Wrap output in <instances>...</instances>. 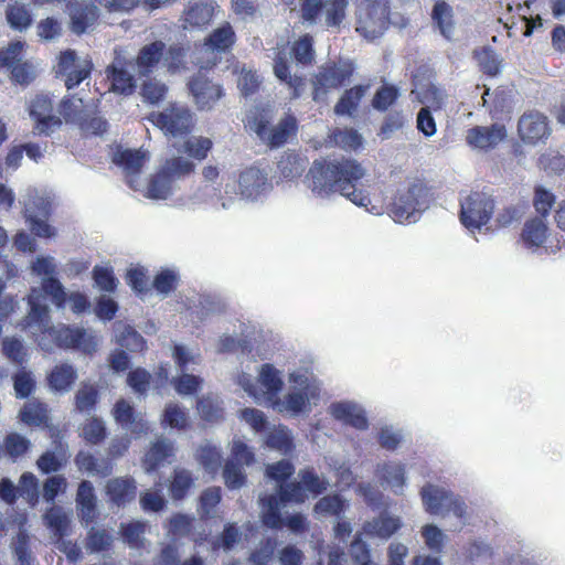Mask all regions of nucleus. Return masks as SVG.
Instances as JSON below:
<instances>
[{
	"label": "nucleus",
	"instance_id": "4d7b16f0",
	"mask_svg": "<svg viewBox=\"0 0 565 565\" xmlns=\"http://www.w3.org/2000/svg\"><path fill=\"white\" fill-rule=\"evenodd\" d=\"M299 480L307 492L313 495L323 493L328 488V481L321 478L312 467H307L298 472Z\"/></svg>",
	"mask_w": 565,
	"mask_h": 565
},
{
	"label": "nucleus",
	"instance_id": "9b49d317",
	"mask_svg": "<svg viewBox=\"0 0 565 565\" xmlns=\"http://www.w3.org/2000/svg\"><path fill=\"white\" fill-rule=\"evenodd\" d=\"M494 210L493 199L483 192H472L460 204V221L468 230L488 224Z\"/></svg>",
	"mask_w": 565,
	"mask_h": 565
},
{
	"label": "nucleus",
	"instance_id": "4468645a",
	"mask_svg": "<svg viewBox=\"0 0 565 565\" xmlns=\"http://www.w3.org/2000/svg\"><path fill=\"white\" fill-rule=\"evenodd\" d=\"M273 72L281 83L288 86L290 89L291 98L297 99L302 95L306 85V78L301 75L291 74L285 45L276 49L273 63Z\"/></svg>",
	"mask_w": 565,
	"mask_h": 565
},
{
	"label": "nucleus",
	"instance_id": "79ce46f5",
	"mask_svg": "<svg viewBox=\"0 0 565 565\" xmlns=\"http://www.w3.org/2000/svg\"><path fill=\"white\" fill-rule=\"evenodd\" d=\"M98 401L99 392L96 385L84 383L74 396L75 411L81 414L90 413L96 408Z\"/></svg>",
	"mask_w": 565,
	"mask_h": 565
},
{
	"label": "nucleus",
	"instance_id": "09e8293b",
	"mask_svg": "<svg viewBox=\"0 0 565 565\" xmlns=\"http://www.w3.org/2000/svg\"><path fill=\"white\" fill-rule=\"evenodd\" d=\"M399 96L401 93L397 86L394 84H383L376 89L371 105L375 110L384 113L396 104Z\"/></svg>",
	"mask_w": 565,
	"mask_h": 565
},
{
	"label": "nucleus",
	"instance_id": "393cba45",
	"mask_svg": "<svg viewBox=\"0 0 565 565\" xmlns=\"http://www.w3.org/2000/svg\"><path fill=\"white\" fill-rule=\"evenodd\" d=\"M369 88L367 84H359L345 89L334 105V113L353 117Z\"/></svg>",
	"mask_w": 565,
	"mask_h": 565
},
{
	"label": "nucleus",
	"instance_id": "49530a36",
	"mask_svg": "<svg viewBox=\"0 0 565 565\" xmlns=\"http://www.w3.org/2000/svg\"><path fill=\"white\" fill-rule=\"evenodd\" d=\"M196 409L201 419L205 423L216 424L224 419V409L221 402L211 396L199 398Z\"/></svg>",
	"mask_w": 565,
	"mask_h": 565
},
{
	"label": "nucleus",
	"instance_id": "e2e57ef3",
	"mask_svg": "<svg viewBox=\"0 0 565 565\" xmlns=\"http://www.w3.org/2000/svg\"><path fill=\"white\" fill-rule=\"evenodd\" d=\"M126 281L138 297H143L151 290L147 270L143 267L128 269Z\"/></svg>",
	"mask_w": 565,
	"mask_h": 565
},
{
	"label": "nucleus",
	"instance_id": "dca6fc26",
	"mask_svg": "<svg viewBox=\"0 0 565 565\" xmlns=\"http://www.w3.org/2000/svg\"><path fill=\"white\" fill-rule=\"evenodd\" d=\"M518 134L527 143H536L547 138L550 126L546 116L536 110L524 113L518 122Z\"/></svg>",
	"mask_w": 565,
	"mask_h": 565
},
{
	"label": "nucleus",
	"instance_id": "4be33fe9",
	"mask_svg": "<svg viewBox=\"0 0 565 565\" xmlns=\"http://www.w3.org/2000/svg\"><path fill=\"white\" fill-rule=\"evenodd\" d=\"M113 416L117 424L129 429L135 435L147 434V422L138 416L132 405L125 398L118 399L113 407Z\"/></svg>",
	"mask_w": 565,
	"mask_h": 565
},
{
	"label": "nucleus",
	"instance_id": "72a5a7b5",
	"mask_svg": "<svg viewBox=\"0 0 565 565\" xmlns=\"http://www.w3.org/2000/svg\"><path fill=\"white\" fill-rule=\"evenodd\" d=\"M21 422L28 426H49L50 416L47 405L39 399H32L24 404L19 413Z\"/></svg>",
	"mask_w": 565,
	"mask_h": 565
},
{
	"label": "nucleus",
	"instance_id": "cd10ccee",
	"mask_svg": "<svg viewBox=\"0 0 565 565\" xmlns=\"http://www.w3.org/2000/svg\"><path fill=\"white\" fill-rule=\"evenodd\" d=\"M195 478L192 471L185 468H175L169 479V494L173 501L184 500L194 487Z\"/></svg>",
	"mask_w": 565,
	"mask_h": 565
},
{
	"label": "nucleus",
	"instance_id": "680f3d73",
	"mask_svg": "<svg viewBox=\"0 0 565 565\" xmlns=\"http://www.w3.org/2000/svg\"><path fill=\"white\" fill-rule=\"evenodd\" d=\"M81 436L92 445L100 444L107 436L104 422L98 417H92L82 425Z\"/></svg>",
	"mask_w": 565,
	"mask_h": 565
},
{
	"label": "nucleus",
	"instance_id": "ea45409f",
	"mask_svg": "<svg viewBox=\"0 0 565 565\" xmlns=\"http://www.w3.org/2000/svg\"><path fill=\"white\" fill-rule=\"evenodd\" d=\"M433 22L439 29L440 33L450 39L454 30V11L452 8L443 0L435 3L431 12Z\"/></svg>",
	"mask_w": 565,
	"mask_h": 565
},
{
	"label": "nucleus",
	"instance_id": "6e6d98bb",
	"mask_svg": "<svg viewBox=\"0 0 565 565\" xmlns=\"http://www.w3.org/2000/svg\"><path fill=\"white\" fill-rule=\"evenodd\" d=\"M47 527L57 540L64 539L70 532V520L60 509H51L44 515Z\"/></svg>",
	"mask_w": 565,
	"mask_h": 565
},
{
	"label": "nucleus",
	"instance_id": "c756f323",
	"mask_svg": "<svg viewBox=\"0 0 565 565\" xmlns=\"http://www.w3.org/2000/svg\"><path fill=\"white\" fill-rule=\"evenodd\" d=\"M236 41V34L230 22H225L215 30H213L209 36L204 40V46L217 53H225L232 49Z\"/></svg>",
	"mask_w": 565,
	"mask_h": 565
},
{
	"label": "nucleus",
	"instance_id": "5701e85b",
	"mask_svg": "<svg viewBox=\"0 0 565 565\" xmlns=\"http://www.w3.org/2000/svg\"><path fill=\"white\" fill-rule=\"evenodd\" d=\"M402 527V521L398 516H392L387 513H381L379 516L366 521L362 525L365 535L388 540Z\"/></svg>",
	"mask_w": 565,
	"mask_h": 565
},
{
	"label": "nucleus",
	"instance_id": "0eeeda50",
	"mask_svg": "<svg viewBox=\"0 0 565 565\" xmlns=\"http://www.w3.org/2000/svg\"><path fill=\"white\" fill-rule=\"evenodd\" d=\"M425 510L434 515L452 513L458 519H463L467 513L466 503L451 491L444 488L426 484L420 490Z\"/></svg>",
	"mask_w": 565,
	"mask_h": 565
},
{
	"label": "nucleus",
	"instance_id": "bf43d9fd",
	"mask_svg": "<svg viewBox=\"0 0 565 565\" xmlns=\"http://www.w3.org/2000/svg\"><path fill=\"white\" fill-rule=\"evenodd\" d=\"M3 355L18 366H22L28 359V351L18 338H4L2 341Z\"/></svg>",
	"mask_w": 565,
	"mask_h": 565
},
{
	"label": "nucleus",
	"instance_id": "bb28decb",
	"mask_svg": "<svg viewBox=\"0 0 565 565\" xmlns=\"http://www.w3.org/2000/svg\"><path fill=\"white\" fill-rule=\"evenodd\" d=\"M307 159L296 151L284 152L277 162V173L281 180L292 181L302 175Z\"/></svg>",
	"mask_w": 565,
	"mask_h": 565
},
{
	"label": "nucleus",
	"instance_id": "052dcab7",
	"mask_svg": "<svg viewBox=\"0 0 565 565\" xmlns=\"http://www.w3.org/2000/svg\"><path fill=\"white\" fill-rule=\"evenodd\" d=\"M19 497L34 505L39 502V480L32 472H23L18 484Z\"/></svg>",
	"mask_w": 565,
	"mask_h": 565
},
{
	"label": "nucleus",
	"instance_id": "69168bd1",
	"mask_svg": "<svg viewBox=\"0 0 565 565\" xmlns=\"http://www.w3.org/2000/svg\"><path fill=\"white\" fill-rule=\"evenodd\" d=\"M140 89L143 100L152 105L163 100L168 93L167 85L154 78H147L143 81Z\"/></svg>",
	"mask_w": 565,
	"mask_h": 565
},
{
	"label": "nucleus",
	"instance_id": "473e14b6",
	"mask_svg": "<svg viewBox=\"0 0 565 565\" xmlns=\"http://www.w3.org/2000/svg\"><path fill=\"white\" fill-rule=\"evenodd\" d=\"M259 382L263 387L266 388L268 394L267 399L269 401L273 407H277L280 405V398L277 396L281 391L284 382L279 375L277 369H275L271 364H263L259 372Z\"/></svg>",
	"mask_w": 565,
	"mask_h": 565
},
{
	"label": "nucleus",
	"instance_id": "58836bf2",
	"mask_svg": "<svg viewBox=\"0 0 565 565\" xmlns=\"http://www.w3.org/2000/svg\"><path fill=\"white\" fill-rule=\"evenodd\" d=\"M292 58L300 65H311L316 57L313 38L306 33L295 40L290 47Z\"/></svg>",
	"mask_w": 565,
	"mask_h": 565
},
{
	"label": "nucleus",
	"instance_id": "9d476101",
	"mask_svg": "<svg viewBox=\"0 0 565 565\" xmlns=\"http://www.w3.org/2000/svg\"><path fill=\"white\" fill-rule=\"evenodd\" d=\"M149 120L166 135L173 137L190 134L194 126L191 110L186 106L178 104L169 105L163 111L152 113Z\"/></svg>",
	"mask_w": 565,
	"mask_h": 565
},
{
	"label": "nucleus",
	"instance_id": "774afa93",
	"mask_svg": "<svg viewBox=\"0 0 565 565\" xmlns=\"http://www.w3.org/2000/svg\"><path fill=\"white\" fill-rule=\"evenodd\" d=\"M198 461L209 473H215L221 467V452L211 446L201 447L198 451Z\"/></svg>",
	"mask_w": 565,
	"mask_h": 565
},
{
	"label": "nucleus",
	"instance_id": "0e129e2a",
	"mask_svg": "<svg viewBox=\"0 0 565 565\" xmlns=\"http://www.w3.org/2000/svg\"><path fill=\"white\" fill-rule=\"evenodd\" d=\"M92 276L95 285L105 292H114L118 286L111 267L96 265L92 270Z\"/></svg>",
	"mask_w": 565,
	"mask_h": 565
},
{
	"label": "nucleus",
	"instance_id": "864d4df0",
	"mask_svg": "<svg viewBox=\"0 0 565 565\" xmlns=\"http://www.w3.org/2000/svg\"><path fill=\"white\" fill-rule=\"evenodd\" d=\"M75 463L81 470L94 472L102 477L109 476L113 471L111 462L104 461L99 466L98 460L89 452L79 451L75 457Z\"/></svg>",
	"mask_w": 565,
	"mask_h": 565
},
{
	"label": "nucleus",
	"instance_id": "f8f14e48",
	"mask_svg": "<svg viewBox=\"0 0 565 565\" xmlns=\"http://www.w3.org/2000/svg\"><path fill=\"white\" fill-rule=\"evenodd\" d=\"M188 88L200 110H211L225 95L222 85L214 82L202 71H199L190 78Z\"/></svg>",
	"mask_w": 565,
	"mask_h": 565
},
{
	"label": "nucleus",
	"instance_id": "37998d69",
	"mask_svg": "<svg viewBox=\"0 0 565 565\" xmlns=\"http://www.w3.org/2000/svg\"><path fill=\"white\" fill-rule=\"evenodd\" d=\"M161 424L166 427L185 430L190 427L189 414L179 404L169 403L162 413Z\"/></svg>",
	"mask_w": 565,
	"mask_h": 565
},
{
	"label": "nucleus",
	"instance_id": "c03bdc74",
	"mask_svg": "<svg viewBox=\"0 0 565 565\" xmlns=\"http://www.w3.org/2000/svg\"><path fill=\"white\" fill-rule=\"evenodd\" d=\"M173 445L167 440L156 441L145 456L148 471L157 470L169 457L173 455Z\"/></svg>",
	"mask_w": 565,
	"mask_h": 565
},
{
	"label": "nucleus",
	"instance_id": "f704fd0d",
	"mask_svg": "<svg viewBox=\"0 0 565 565\" xmlns=\"http://www.w3.org/2000/svg\"><path fill=\"white\" fill-rule=\"evenodd\" d=\"M76 380V370L67 363L55 365L47 375V384L55 392L68 391Z\"/></svg>",
	"mask_w": 565,
	"mask_h": 565
},
{
	"label": "nucleus",
	"instance_id": "1a4fd4ad",
	"mask_svg": "<svg viewBox=\"0 0 565 565\" xmlns=\"http://www.w3.org/2000/svg\"><path fill=\"white\" fill-rule=\"evenodd\" d=\"M349 2L350 0H300V17L305 22L313 24L326 8V26L339 28L347 17Z\"/></svg>",
	"mask_w": 565,
	"mask_h": 565
},
{
	"label": "nucleus",
	"instance_id": "338daca9",
	"mask_svg": "<svg viewBox=\"0 0 565 565\" xmlns=\"http://www.w3.org/2000/svg\"><path fill=\"white\" fill-rule=\"evenodd\" d=\"M42 290L45 295L51 297L53 303L57 308L64 307V305L67 300V296H66L63 285L61 284V281L57 278H55L53 276L43 278Z\"/></svg>",
	"mask_w": 565,
	"mask_h": 565
},
{
	"label": "nucleus",
	"instance_id": "423d86ee",
	"mask_svg": "<svg viewBox=\"0 0 565 565\" xmlns=\"http://www.w3.org/2000/svg\"><path fill=\"white\" fill-rule=\"evenodd\" d=\"M388 15V0H363L356 15L355 31L367 40H374L387 28Z\"/></svg>",
	"mask_w": 565,
	"mask_h": 565
},
{
	"label": "nucleus",
	"instance_id": "3c124183",
	"mask_svg": "<svg viewBox=\"0 0 565 565\" xmlns=\"http://www.w3.org/2000/svg\"><path fill=\"white\" fill-rule=\"evenodd\" d=\"M161 170L173 182L175 179L191 174L195 170V164L182 157L167 159Z\"/></svg>",
	"mask_w": 565,
	"mask_h": 565
},
{
	"label": "nucleus",
	"instance_id": "4c0bfd02",
	"mask_svg": "<svg viewBox=\"0 0 565 565\" xmlns=\"http://www.w3.org/2000/svg\"><path fill=\"white\" fill-rule=\"evenodd\" d=\"M6 20L12 30L23 32L32 25L33 15L26 4L13 2L6 8Z\"/></svg>",
	"mask_w": 565,
	"mask_h": 565
},
{
	"label": "nucleus",
	"instance_id": "2eb2a0df",
	"mask_svg": "<svg viewBox=\"0 0 565 565\" xmlns=\"http://www.w3.org/2000/svg\"><path fill=\"white\" fill-rule=\"evenodd\" d=\"M214 1H189L180 18L181 28L184 30H201L206 28L214 17Z\"/></svg>",
	"mask_w": 565,
	"mask_h": 565
},
{
	"label": "nucleus",
	"instance_id": "20e7f679",
	"mask_svg": "<svg viewBox=\"0 0 565 565\" xmlns=\"http://www.w3.org/2000/svg\"><path fill=\"white\" fill-rule=\"evenodd\" d=\"M356 70L350 58H340L321 65L312 77V99L324 100L332 89H339L350 83Z\"/></svg>",
	"mask_w": 565,
	"mask_h": 565
},
{
	"label": "nucleus",
	"instance_id": "f3484780",
	"mask_svg": "<svg viewBox=\"0 0 565 565\" xmlns=\"http://www.w3.org/2000/svg\"><path fill=\"white\" fill-rule=\"evenodd\" d=\"M76 60L77 54L71 49L61 52L58 56V73L66 75L65 86L67 89H73L78 86L83 81L89 77L93 70L92 62H85L83 65L74 67Z\"/></svg>",
	"mask_w": 565,
	"mask_h": 565
},
{
	"label": "nucleus",
	"instance_id": "c85d7f7f",
	"mask_svg": "<svg viewBox=\"0 0 565 565\" xmlns=\"http://www.w3.org/2000/svg\"><path fill=\"white\" fill-rule=\"evenodd\" d=\"M40 298L41 290L33 288L29 296L30 311L24 319V326H38L39 330L44 334V330L50 328V315L47 306L41 303Z\"/></svg>",
	"mask_w": 565,
	"mask_h": 565
},
{
	"label": "nucleus",
	"instance_id": "b1692460",
	"mask_svg": "<svg viewBox=\"0 0 565 565\" xmlns=\"http://www.w3.org/2000/svg\"><path fill=\"white\" fill-rule=\"evenodd\" d=\"M267 185V174L257 167H248L238 175V188L243 196L256 199Z\"/></svg>",
	"mask_w": 565,
	"mask_h": 565
},
{
	"label": "nucleus",
	"instance_id": "f257e3e1",
	"mask_svg": "<svg viewBox=\"0 0 565 565\" xmlns=\"http://www.w3.org/2000/svg\"><path fill=\"white\" fill-rule=\"evenodd\" d=\"M364 175L365 169L353 158H319L312 161L306 183L317 196L340 194L358 206L367 207L371 204L370 195L359 186Z\"/></svg>",
	"mask_w": 565,
	"mask_h": 565
},
{
	"label": "nucleus",
	"instance_id": "de8ad7c7",
	"mask_svg": "<svg viewBox=\"0 0 565 565\" xmlns=\"http://www.w3.org/2000/svg\"><path fill=\"white\" fill-rule=\"evenodd\" d=\"M265 444L267 447L284 454H288L295 448L294 438L289 429L284 425H279L270 430L266 435Z\"/></svg>",
	"mask_w": 565,
	"mask_h": 565
},
{
	"label": "nucleus",
	"instance_id": "5fc2aeb1",
	"mask_svg": "<svg viewBox=\"0 0 565 565\" xmlns=\"http://www.w3.org/2000/svg\"><path fill=\"white\" fill-rule=\"evenodd\" d=\"M277 494L282 503H303L308 499L307 491L301 481H290L278 484Z\"/></svg>",
	"mask_w": 565,
	"mask_h": 565
},
{
	"label": "nucleus",
	"instance_id": "c9c22d12",
	"mask_svg": "<svg viewBox=\"0 0 565 565\" xmlns=\"http://www.w3.org/2000/svg\"><path fill=\"white\" fill-rule=\"evenodd\" d=\"M107 77L110 81V89L121 95H131L136 89L135 77L124 67L109 65L106 68Z\"/></svg>",
	"mask_w": 565,
	"mask_h": 565
},
{
	"label": "nucleus",
	"instance_id": "ddd939ff",
	"mask_svg": "<svg viewBox=\"0 0 565 565\" xmlns=\"http://www.w3.org/2000/svg\"><path fill=\"white\" fill-rule=\"evenodd\" d=\"M67 10L70 15L68 28L77 36L88 32L99 20V10L92 2L70 1Z\"/></svg>",
	"mask_w": 565,
	"mask_h": 565
},
{
	"label": "nucleus",
	"instance_id": "13d9d810",
	"mask_svg": "<svg viewBox=\"0 0 565 565\" xmlns=\"http://www.w3.org/2000/svg\"><path fill=\"white\" fill-rule=\"evenodd\" d=\"M212 148L213 141L207 137L189 138L183 143V151L198 161L205 160Z\"/></svg>",
	"mask_w": 565,
	"mask_h": 565
},
{
	"label": "nucleus",
	"instance_id": "a18cd8bd",
	"mask_svg": "<svg viewBox=\"0 0 565 565\" xmlns=\"http://www.w3.org/2000/svg\"><path fill=\"white\" fill-rule=\"evenodd\" d=\"M348 508L347 501L338 493L320 498L313 505V512L322 516H340Z\"/></svg>",
	"mask_w": 565,
	"mask_h": 565
},
{
	"label": "nucleus",
	"instance_id": "39448f33",
	"mask_svg": "<svg viewBox=\"0 0 565 565\" xmlns=\"http://www.w3.org/2000/svg\"><path fill=\"white\" fill-rule=\"evenodd\" d=\"M41 345L47 351L52 347H56L60 349H77L87 354H92L97 350V342L94 337L88 335L82 328L70 326L45 329L41 339Z\"/></svg>",
	"mask_w": 565,
	"mask_h": 565
},
{
	"label": "nucleus",
	"instance_id": "412c9836",
	"mask_svg": "<svg viewBox=\"0 0 565 565\" xmlns=\"http://www.w3.org/2000/svg\"><path fill=\"white\" fill-rule=\"evenodd\" d=\"M147 159V152L132 149L118 150L113 156V162L122 168L127 183L131 189H136L135 177L141 172Z\"/></svg>",
	"mask_w": 565,
	"mask_h": 565
},
{
	"label": "nucleus",
	"instance_id": "7ed1b4c3",
	"mask_svg": "<svg viewBox=\"0 0 565 565\" xmlns=\"http://www.w3.org/2000/svg\"><path fill=\"white\" fill-rule=\"evenodd\" d=\"M270 110L256 109L247 119V127L269 149L285 146L298 132V120L292 114H286L277 125L273 126Z\"/></svg>",
	"mask_w": 565,
	"mask_h": 565
},
{
	"label": "nucleus",
	"instance_id": "6e6552de",
	"mask_svg": "<svg viewBox=\"0 0 565 565\" xmlns=\"http://www.w3.org/2000/svg\"><path fill=\"white\" fill-rule=\"evenodd\" d=\"M429 189L423 182H414L398 190L388 205V214L395 222L408 221L428 200Z\"/></svg>",
	"mask_w": 565,
	"mask_h": 565
},
{
	"label": "nucleus",
	"instance_id": "603ef678",
	"mask_svg": "<svg viewBox=\"0 0 565 565\" xmlns=\"http://www.w3.org/2000/svg\"><path fill=\"white\" fill-rule=\"evenodd\" d=\"M309 396L305 391H294L289 392L284 402L280 401V405L276 408L279 412H288L294 415H298L309 408Z\"/></svg>",
	"mask_w": 565,
	"mask_h": 565
},
{
	"label": "nucleus",
	"instance_id": "a211bd4d",
	"mask_svg": "<svg viewBox=\"0 0 565 565\" xmlns=\"http://www.w3.org/2000/svg\"><path fill=\"white\" fill-rule=\"evenodd\" d=\"M507 138V129L502 124L475 126L467 130L466 140L469 146L481 150H490Z\"/></svg>",
	"mask_w": 565,
	"mask_h": 565
},
{
	"label": "nucleus",
	"instance_id": "7c9ffc66",
	"mask_svg": "<svg viewBox=\"0 0 565 565\" xmlns=\"http://www.w3.org/2000/svg\"><path fill=\"white\" fill-rule=\"evenodd\" d=\"M280 497L278 494H267L260 498L262 523L271 530H280L285 526V519L280 513Z\"/></svg>",
	"mask_w": 565,
	"mask_h": 565
},
{
	"label": "nucleus",
	"instance_id": "a878e982",
	"mask_svg": "<svg viewBox=\"0 0 565 565\" xmlns=\"http://www.w3.org/2000/svg\"><path fill=\"white\" fill-rule=\"evenodd\" d=\"M330 414L337 420L352 426L356 429L364 430L369 427V422L363 411L358 409L355 405L350 403H333L330 406Z\"/></svg>",
	"mask_w": 565,
	"mask_h": 565
},
{
	"label": "nucleus",
	"instance_id": "6ab92c4d",
	"mask_svg": "<svg viewBox=\"0 0 565 565\" xmlns=\"http://www.w3.org/2000/svg\"><path fill=\"white\" fill-rule=\"evenodd\" d=\"M105 493L111 504L118 508L126 507L137 497L136 480L130 476L109 479L105 486Z\"/></svg>",
	"mask_w": 565,
	"mask_h": 565
},
{
	"label": "nucleus",
	"instance_id": "e433bc0d",
	"mask_svg": "<svg viewBox=\"0 0 565 565\" xmlns=\"http://www.w3.org/2000/svg\"><path fill=\"white\" fill-rule=\"evenodd\" d=\"M547 226L540 217L527 220L521 233V238L525 247L535 248L544 244L547 237Z\"/></svg>",
	"mask_w": 565,
	"mask_h": 565
},
{
	"label": "nucleus",
	"instance_id": "8fccbe9b",
	"mask_svg": "<svg viewBox=\"0 0 565 565\" xmlns=\"http://www.w3.org/2000/svg\"><path fill=\"white\" fill-rule=\"evenodd\" d=\"M172 181L160 169L153 174L147 185V198L154 200H164L172 190Z\"/></svg>",
	"mask_w": 565,
	"mask_h": 565
},
{
	"label": "nucleus",
	"instance_id": "2f4dec72",
	"mask_svg": "<svg viewBox=\"0 0 565 565\" xmlns=\"http://www.w3.org/2000/svg\"><path fill=\"white\" fill-rule=\"evenodd\" d=\"M328 146L340 147L345 151H355L363 145V137L353 128H334L326 140Z\"/></svg>",
	"mask_w": 565,
	"mask_h": 565
},
{
	"label": "nucleus",
	"instance_id": "a19ab883",
	"mask_svg": "<svg viewBox=\"0 0 565 565\" xmlns=\"http://www.w3.org/2000/svg\"><path fill=\"white\" fill-rule=\"evenodd\" d=\"M31 448V441L17 431L9 433L3 438L2 451L12 461L23 457Z\"/></svg>",
	"mask_w": 565,
	"mask_h": 565
},
{
	"label": "nucleus",
	"instance_id": "aec40b11",
	"mask_svg": "<svg viewBox=\"0 0 565 565\" xmlns=\"http://www.w3.org/2000/svg\"><path fill=\"white\" fill-rule=\"evenodd\" d=\"M77 514L86 525L95 522L98 516L97 497L94 486L88 480L79 482L75 497Z\"/></svg>",
	"mask_w": 565,
	"mask_h": 565
},
{
	"label": "nucleus",
	"instance_id": "f03ea898",
	"mask_svg": "<svg viewBox=\"0 0 565 565\" xmlns=\"http://www.w3.org/2000/svg\"><path fill=\"white\" fill-rule=\"evenodd\" d=\"M186 55L188 49L181 43L167 46L162 40H154L139 49L132 65L140 77H149L161 66L175 74L185 68Z\"/></svg>",
	"mask_w": 565,
	"mask_h": 565
}]
</instances>
